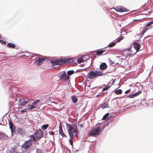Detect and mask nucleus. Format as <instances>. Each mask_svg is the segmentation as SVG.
<instances>
[{
    "instance_id": "obj_1",
    "label": "nucleus",
    "mask_w": 153,
    "mask_h": 153,
    "mask_svg": "<svg viewBox=\"0 0 153 153\" xmlns=\"http://www.w3.org/2000/svg\"><path fill=\"white\" fill-rule=\"evenodd\" d=\"M105 75V74L102 71H98L96 70L95 71H90L87 75L88 78L90 79H92L95 78L100 76Z\"/></svg>"
},
{
    "instance_id": "obj_2",
    "label": "nucleus",
    "mask_w": 153,
    "mask_h": 153,
    "mask_svg": "<svg viewBox=\"0 0 153 153\" xmlns=\"http://www.w3.org/2000/svg\"><path fill=\"white\" fill-rule=\"evenodd\" d=\"M70 59H66L65 58L62 57L55 60L51 61V63L53 66L61 65L65 63L70 62Z\"/></svg>"
},
{
    "instance_id": "obj_3",
    "label": "nucleus",
    "mask_w": 153,
    "mask_h": 153,
    "mask_svg": "<svg viewBox=\"0 0 153 153\" xmlns=\"http://www.w3.org/2000/svg\"><path fill=\"white\" fill-rule=\"evenodd\" d=\"M101 130V128L100 127L98 126L96 128H95L91 130L90 132V135L94 136L99 134Z\"/></svg>"
},
{
    "instance_id": "obj_4",
    "label": "nucleus",
    "mask_w": 153,
    "mask_h": 153,
    "mask_svg": "<svg viewBox=\"0 0 153 153\" xmlns=\"http://www.w3.org/2000/svg\"><path fill=\"white\" fill-rule=\"evenodd\" d=\"M32 143V140L31 139L25 141L22 146V149L26 150L28 149L31 146Z\"/></svg>"
},
{
    "instance_id": "obj_5",
    "label": "nucleus",
    "mask_w": 153,
    "mask_h": 153,
    "mask_svg": "<svg viewBox=\"0 0 153 153\" xmlns=\"http://www.w3.org/2000/svg\"><path fill=\"white\" fill-rule=\"evenodd\" d=\"M152 24H153V21H150L145 25V28L142 31L143 34H144L147 30L152 28L153 27Z\"/></svg>"
},
{
    "instance_id": "obj_6",
    "label": "nucleus",
    "mask_w": 153,
    "mask_h": 153,
    "mask_svg": "<svg viewBox=\"0 0 153 153\" xmlns=\"http://www.w3.org/2000/svg\"><path fill=\"white\" fill-rule=\"evenodd\" d=\"M45 61L43 58L36 57L35 59L34 63L37 65L39 66L41 65Z\"/></svg>"
},
{
    "instance_id": "obj_7",
    "label": "nucleus",
    "mask_w": 153,
    "mask_h": 153,
    "mask_svg": "<svg viewBox=\"0 0 153 153\" xmlns=\"http://www.w3.org/2000/svg\"><path fill=\"white\" fill-rule=\"evenodd\" d=\"M36 138L39 139L42 138L43 136V132L41 129L36 130L34 133Z\"/></svg>"
},
{
    "instance_id": "obj_8",
    "label": "nucleus",
    "mask_w": 153,
    "mask_h": 153,
    "mask_svg": "<svg viewBox=\"0 0 153 153\" xmlns=\"http://www.w3.org/2000/svg\"><path fill=\"white\" fill-rule=\"evenodd\" d=\"M58 77L61 79H63L64 81H68L69 79V77L64 72L63 73H61L58 74Z\"/></svg>"
},
{
    "instance_id": "obj_9",
    "label": "nucleus",
    "mask_w": 153,
    "mask_h": 153,
    "mask_svg": "<svg viewBox=\"0 0 153 153\" xmlns=\"http://www.w3.org/2000/svg\"><path fill=\"white\" fill-rule=\"evenodd\" d=\"M19 103L22 106H24L26 104L29 102L28 100H25L24 99L21 98L19 99Z\"/></svg>"
},
{
    "instance_id": "obj_10",
    "label": "nucleus",
    "mask_w": 153,
    "mask_h": 153,
    "mask_svg": "<svg viewBox=\"0 0 153 153\" xmlns=\"http://www.w3.org/2000/svg\"><path fill=\"white\" fill-rule=\"evenodd\" d=\"M117 9V10H116V11L119 12H123L128 11L126 8L122 6L118 7Z\"/></svg>"
},
{
    "instance_id": "obj_11",
    "label": "nucleus",
    "mask_w": 153,
    "mask_h": 153,
    "mask_svg": "<svg viewBox=\"0 0 153 153\" xmlns=\"http://www.w3.org/2000/svg\"><path fill=\"white\" fill-rule=\"evenodd\" d=\"M141 93V91H138L134 94H130V95H129L128 97L129 98H134L135 97H136L137 96L139 95Z\"/></svg>"
},
{
    "instance_id": "obj_12",
    "label": "nucleus",
    "mask_w": 153,
    "mask_h": 153,
    "mask_svg": "<svg viewBox=\"0 0 153 153\" xmlns=\"http://www.w3.org/2000/svg\"><path fill=\"white\" fill-rule=\"evenodd\" d=\"M107 66L106 64L104 62L102 63L100 65V68L101 70H104L105 69Z\"/></svg>"
},
{
    "instance_id": "obj_13",
    "label": "nucleus",
    "mask_w": 153,
    "mask_h": 153,
    "mask_svg": "<svg viewBox=\"0 0 153 153\" xmlns=\"http://www.w3.org/2000/svg\"><path fill=\"white\" fill-rule=\"evenodd\" d=\"M9 124L10 126V128L11 131H13V130H14L15 128V126L11 121L9 120Z\"/></svg>"
},
{
    "instance_id": "obj_14",
    "label": "nucleus",
    "mask_w": 153,
    "mask_h": 153,
    "mask_svg": "<svg viewBox=\"0 0 153 153\" xmlns=\"http://www.w3.org/2000/svg\"><path fill=\"white\" fill-rule=\"evenodd\" d=\"M134 48L137 51L139 50L140 48V46L139 44L137 42L134 43Z\"/></svg>"
},
{
    "instance_id": "obj_15",
    "label": "nucleus",
    "mask_w": 153,
    "mask_h": 153,
    "mask_svg": "<svg viewBox=\"0 0 153 153\" xmlns=\"http://www.w3.org/2000/svg\"><path fill=\"white\" fill-rule=\"evenodd\" d=\"M37 105H36L33 102L32 105H28V108L30 110H31L32 109L36 108H37Z\"/></svg>"
},
{
    "instance_id": "obj_16",
    "label": "nucleus",
    "mask_w": 153,
    "mask_h": 153,
    "mask_svg": "<svg viewBox=\"0 0 153 153\" xmlns=\"http://www.w3.org/2000/svg\"><path fill=\"white\" fill-rule=\"evenodd\" d=\"M101 108L103 109L105 108H107L109 107L108 102H105L104 104H102L101 105Z\"/></svg>"
},
{
    "instance_id": "obj_17",
    "label": "nucleus",
    "mask_w": 153,
    "mask_h": 153,
    "mask_svg": "<svg viewBox=\"0 0 153 153\" xmlns=\"http://www.w3.org/2000/svg\"><path fill=\"white\" fill-rule=\"evenodd\" d=\"M71 100L74 103H76L78 101L77 97L76 96H72L71 97Z\"/></svg>"
},
{
    "instance_id": "obj_18",
    "label": "nucleus",
    "mask_w": 153,
    "mask_h": 153,
    "mask_svg": "<svg viewBox=\"0 0 153 153\" xmlns=\"http://www.w3.org/2000/svg\"><path fill=\"white\" fill-rule=\"evenodd\" d=\"M59 133L60 134L62 135V137H67L66 135L63 133L62 128H60V129H59Z\"/></svg>"
},
{
    "instance_id": "obj_19",
    "label": "nucleus",
    "mask_w": 153,
    "mask_h": 153,
    "mask_svg": "<svg viewBox=\"0 0 153 153\" xmlns=\"http://www.w3.org/2000/svg\"><path fill=\"white\" fill-rule=\"evenodd\" d=\"M68 133L69 134L70 138L71 139L74 138V134H73V131H70L69 130V131H68Z\"/></svg>"
},
{
    "instance_id": "obj_20",
    "label": "nucleus",
    "mask_w": 153,
    "mask_h": 153,
    "mask_svg": "<svg viewBox=\"0 0 153 153\" xmlns=\"http://www.w3.org/2000/svg\"><path fill=\"white\" fill-rule=\"evenodd\" d=\"M127 50L128 51V54H127V56H126V58L128 57V56H133V55H131V51H130V48H128L126 49L125 51H126Z\"/></svg>"
},
{
    "instance_id": "obj_21",
    "label": "nucleus",
    "mask_w": 153,
    "mask_h": 153,
    "mask_svg": "<svg viewBox=\"0 0 153 153\" xmlns=\"http://www.w3.org/2000/svg\"><path fill=\"white\" fill-rule=\"evenodd\" d=\"M105 51V50H100L96 52V54L98 55H100Z\"/></svg>"
},
{
    "instance_id": "obj_22",
    "label": "nucleus",
    "mask_w": 153,
    "mask_h": 153,
    "mask_svg": "<svg viewBox=\"0 0 153 153\" xmlns=\"http://www.w3.org/2000/svg\"><path fill=\"white\" fill-rule=\"evenodd\" d=\"M7 46L9 48H15L16 45L10 43L7 44Z\"/></svg>"
},
{
    "instance_id": "obj_23",
    "label": "nucleus",
    "mask_w": 153,
    "mask_h": 153,
    "mask_svg": "<svg viewBox=\"0 0 153 153\" xmlns=\"http://www.w3.org/2000/svg\"><path fill=\"white\" fill-rule=\"evenodd\" d=\"M66 127L68 129V131H69V130H70L71 131L73 130V128L71 127L70 125L69 124H66Z\"/></svg>"
},
{
    "instance_id": "obj_24",
    "label": "nucleus",
    "mask_w": 153,
    "mask_h": 153,
    "mask_svg": "<svg viewBox=\"0 0 153 153\" xmlns=\"http://www.w3.org/2000/svg\"><path fill=\"white\" fill-rule=\"evenodd\" d=\"M122 91L121 89H119L116 90L114 91V93H115L116 94H120L122 93Z\"/></svg>"
},
{
    "instance_id": "obj_25",
    "label": "nucleus",
    "mask_w": 153,
    "mask_h": 153,
    "mask_svg": "<svg viewBox=\"0 0 153 153\" xmlns=\"http://www.w3.org/2000/svg\"><path fill=\"white\" fill-rule=\"evenodd\" d=\"M74 73V71L73 70H71L67 72V74L68 76L71 75L73 74Z\"/></svg>"
},
{
    "instance_id": "obj_26",
    "label": "nucleus",
    "mask_w": 153,
    "mask_h": 153,
    "mask_svg": "<svg viewBox=\"0 0 153 153\" xmlns=\"http://www.w3.org/2000/svg\"><path fill=\"white\" fill-rule=\"evenodd\" d=\"M48 124H45L44 125H43L42 127L41 128L43 130H45L48 127Z\"/></svg>"
},
{
    "instance_id": "obj_27",
    "label": "nucleus",
    "mask_w": 153,
    "mask_h": 153,
    "mask_svg": "<svg viewBox=\"0 0 153 153\" xmlns=\"http://www.w3.org/2000/svg\"><path fill=\"white\" fill-rule=\"evenodd\" d=\"M116 44L115 42H113L111 43H110L108 45V47L109 48H111L114 47Z\"/></svg>"
},
{
    "instance_id": "obj_28",
    "label": "nucleus",
    "mask_w": 153,
    "mask_h": 153,
    "mask_svg": "<svg viewBox=\"0 0 153 153\" xmlns=\"http://www.w3.org/2000/svg\"><path fill=\"white\" fill-rule=\"evenodd\" d=\"M73 133L75 134L74 135L75 136H77L78 134V129H74V131H73Z\"/></svg>"
},
{
    "instance_id": "obj_29",
    "label": "nucleus",
    "mask_w": 153,
    "mask_h": 153,
    "mask_svg": "<svg viewBox=\"0 0 153 153\" xmlns=\"http://www.w3.org/2000/svg\"><path fill=\"white\" fill-rule=\"evenodd\" d=\"M45 60H46L50 61L51 62V61H52L53 60L51 58H50L49 57H46L45 58H44Z\"/></svg>"
},
{
    "instance_id": "obj_30",
    "label": "nucleus",
    "mask_w": 153,
    "mask_h": 153,
    "mask_svg": "<svg viewBox=\"0 0 153 153\" xmlns=\"http://www.w3.org/2000/svg\"><path fill=\"white\" fill-rule=\"evenodd\" d=\"M77 62L78 63H80L83 62V59L81 58H79L77 59Z\"/></svg>"
},
{
    "instance_id": "obj_31",
    "label": "nucleus",
    "mask_w": 153,
    "mask_h": 153,
    "mask_svg": "<svg viewBox=\"0 0 153 153\" xmlns=\"http://www.w3.org/2000/svg\"><path fill=\"white\" fill-rule=\"evenodd\" d=\"M109 114L108 113H107L103 117V118H102V120H105L106 118L108 117V116Z\"/></svg>"
},
{
    "instance_id": "obj_32",
    "label": "nucleus",
    "mask_w": 153,
    "mask_h": 153,
    "mask_svg": "<svg viewBox=\"0 0 153 153\" xmlns=\"http://www.w3.org/2000/svg\"><path fill=\"white\" fill-rule=\"evenodd\" d=\"M18 132L19 133L21 134H22L24 133V131L21 128L19 129H18Z\"/></svg>"
},
{
    "instance_id": "obj_33",
    "label": "nucleus",
    "mask_w": 153,
    "mask_h": 153,
    "mask_svg": "<svg viewBox=\"0 0 153 153\" xmlns=\"http://www.w3.org/2000/svg\"><path fill=\"white\" fill-rule=\"evenodd\" d=\"M31 140H33V141H36L35 136L33 135H31L30 136Z\"/></svg>"
},
{
    "instance_id": "obj_34",
    "label": "nucleus",
    "mask_w": 153,
    "mask_h": 153,
    "mask_svg": "<svg viewBox=\"0 0 153 153\" xmlns=\"http://www.w3.org/2000/svg\"><path fill=\"white\" fill-rule=\"evenodd\" d=\"M110 86H108L102 89V91H104L108 89L110 87Z\"/></svg>"
},
{
    "instance_id": "obj_35",
    "label": "nucleus",
    "mask_w": 153,
    "mask_h": 153,
    "mask_svg": "<svg viewBox=\"0 0 153 153\" xmlns=\"http://www.w3.org/2000/svg\"><path fill=\"white\" fill-rule=\"evenodd\" d=\"M123 39V38L122 37V36L121 35V37L119 38L117 40V42H120L122 39Z\"/></svg>"
},
{
    "instance_id": "obj_36",
    "label": "nucleus",
    "mask_w": 153,
    "mask_h": 153,
    "mask_svg": "<svg viewBox=\"0 0 153 153\" xmlns=\"http://www.w3.org/2000/svg\"><path fill=\"white\" fill-rule=\"evenodd\" d=\"M73 139H71V138H70V140H69V142L70 143V144L72 146H73V140H72Z\"/></svg>"
},
{
    "instance_id": "obj_37",
    "label": "nucleus",
    "mask_w": 153,
    "mask_h": 153,
    "mask_svg": "<svg viewBox=\"0 0 153 153\" xmlns=\"http://www.w3.org/2000/svg\"><path fill=\"white\" fill-rule=\"evenodd\" d=\"M39 102V100H37L36 101L34 102L33 103H34L36 105H37V104Z\"/></svg>"
},
{
    "instance_id": "obj_38",
    "label": "nucleus",
    "mask_w": 153,
    "mask_h": 153,
    "mask_svg": "<svg viewBox=\"0 0 153 153\" xmlns=\"http://www.w3.org/2000/svg\"><path fill=\"white\" fill-rule=\"evenodd\" d=\"M49 133L50 135H53V137H54V133L52 131H49Z\"/></svg>"
},
{
    "instance_id": "obj_39",
    "label": "nucleus",
    "mask_w": 153,
    "mask_h": 153,
    "mask_svg": "<svg viewBox=\"0 0 153 153\" xmlns=\"http://www.w3.org/2000/svg\"><path fill=\"white\" fill-rule=\"evenodd\" d=\"M74 126L75 128L74 129H78L77 125L76 123H74Z\"/></svg>"
},
{
    "instance_id": "obj_40",
    "label": "nucleus",
    "mask_w": 153,
    "mask_h": 153,
    "mask_svg": "<svg viewBox=\"0 0 153 153\" xmlns=\"http://www.w3.org/2000/svg\"><path fill=\"white\" fill-rule=\"evenodd\" d=\"M0 42L3 45H6V42H5L2 41V40H0Z\"/></svg>"
},
{
    "instance_id": "obj_41",
    "label": "nucleus",
    "mask_w": 153,
    "mask_h": 153,
    "mask_svg": "<svg viewBox=\"0 0 153 153\" xmlns=\"http://www.w3.org/2000/svg\"><path fill=\"white\" fill-rule=\"evenodd\" d=\"M36 152V153H41V150L38 149H37Z\"/></svg>"
},
{
    "instance_id": "obj_42",
    "label": "nucleus",
    "mask_w": 153,
    "mask_h": 153,
    "mask_svg": "<svg viewBox=\"0 0 153 153\" xmlns=\"http://www.w3.org/2000/svg\"><path fill=\"white\" fill-rule=\"evenodd\" d=\"M9 153H18L14 151V150H13V151L10 150L9 151Z\"/></svg>"
},
{
    "instance_id": "obj_43",
    "label": "nucleus",
    "mask_w": 153,
    "mask_h": 153,
    "mask_svg": "<svg viewBox=\"0 0 153 153\" xmlns=\"http://www.w3.org/2000/svg\"><path fill=\"white\" fill-rule=\"evenodd\" d=\"M130 91V89H129L126 91L125 92V93L126 94L128 93V92H129Z\"/></svg>"
},
{
    "instance_id": "obj_44",
    "label": "nucleus",
    "mask_w": 153,
    "mask_h": 153,
    "mask_svg": "<svg viewBox=\"0 0 153 153\" xmlns=\"http://www.w3.org/2000/svg\"><path fill=\"white\" fill-rule=\"evenodd\" d=\"M109 62L110 63V64H113L114 63L110 59L109 60Z\"/></svg>"
},
{
    "instance_id": "obj_45",
    "label": "nucleus",
    "mask_w": 153,
    "mask_h": 153,
    "mask_svg": "<svg viewBox=\"0 0 153 153\" xmlns=\"http://www.w3.org/2000/svg\"><path fill=\"white\" fill-rule=\"evenodd\" d=\"M62 128V125H61V123H60L59 126V129H60V128Z\"/></svg>"
},
{
    "instance_id": "obj_46",
    "label": "nucleus",
    "mask_w": 153,
    "mask_h": 153,
    "mask_svg": "<svg viewBox=\"0 0 153 153\" xmlns=\"http://www.w3.org/2000/svg\"><path fill=\"white\" fill-rule=\"evenodd\" d=\"M115 79H114L113 81H112V82L111 83V84L112 85H113L114 83V82H115Z\"/></svg>"
},
{
    "instance_id": "obj_47",
    "label": "nucleus",
    "mask_w": 153,
    "mask_h": 153,
    "mask_svg": "<svg viewBox=\"0 0 153 153\" xmlns=\"http://www.w3.org/2000/svg\"><path fill=\"white\" fill-rule=\"evenodd\" d=\"M25 111V109H24V110H21V112H24Z\"/></svg>"
},
{
    "instance_id": "obj_48",
    "label": "nucleus",
    "mask_w": 153,
    "mask_h": 153,
    "mask_svg": "<svg viewBox=\"0 0 153 153\" xmlns=\"http://www.w3.org/2000/svg\"><path fill=\"white\" fill-rule=\"evenodd\" d=\"M140 19H134V21H139L140 20Z\"/></svg>"
},
{
    "instance_id": "obj_49",
    "label": "nucleus",
    "mask_w": 153,
    "mask_h": 153,
    "mask_svg": "<svg viewBox=\"0 0 153 153\" xmlns=\"http://www.w3.org/2000/svg\"><path fill=\"white\" fill-rule=\"evenodd\" d=\"M105 128V126H103L102 127V129H103L104 128Z\"/></svg>"
},
{
    "instance_id": "obj_50",
    "label": "nucleus",
    "mask_w": 153,
    "mask_h": 153,
    "mask_svg": "<svg viewBox=\"0 0 153 153\" xmlns=\"http://www.w3.org/2000/svg\"><path fill=\"white\" fill-rule=\"evenodd\" d=\"M112 117V115H111L109 116V118H111V117Z\"/></svg>"
},
{
    "instance_id": "obj_51",
    "label": "nucleus",
    "mask_w": 153,
    "mask_h": 153,
    "mask_svg": "<svg viewBox=\"0 0 153 153\" xmlns=\"http://www.w3.org/2000/svg\"><path fill=\"white\" fill-rule=\"evenodd\" d=\"M80 126L81 127H82V124H80Z\"/></svg>"
},
{
    "instance_id": "obj_52",
    "label": "nucleus",
    "mask_w": 153,
    "mask_h": 153,
    "mask_svg": "<svg viewBox=\"0 0 153 153\" xmlns=\"http://www.w3.org/2000/svg\"><path fill=\"white\" fill-rule=\"evenodd\" d=\"M120 57V56H117L116 57H117V58H119Z\"/></svg>"
},
{
    "instance_id": "obj_53",
    "label": "nucleus",
    "mask_w": 153,
    "mask_h": 153,
    "mask_svg": "<svg viewBox=\"0 0 153 153\" xmlns=\"http://www.w3.org/2000/svg\"><path fill=\"white\" fill-rule=\"evenodd\" d=\"M1 53H2V54H4V53H1V52H0V54H1Z\"/></svg>"
},
{
    "instance_id": "obj_54",
    "label": "nucleus",
    "mask_w": 153,
    "mask_h": 153,
    "mask_svg": "<svg viewBox=\"0 0 153 153\" xmlns=\"http://www.w3.org/2000/svg\"><path fill=\"white\" fill-rule=\"evenodd\" d=\"M135 106V105H134V106H131V107H134V106Z\"/></svg>"
},
{
    "instance_id": "obj_55",
    "label": "nucleus",
    "mask_w": 153,
    "mask_h": 153,
    "mask_svg": "<svg viewBox=\"0 0 153 153\" xmlns=\"http://www.w3.org/2000/svg\"><path fill=\"white\" fill-rule=\"evenodd\" d=\"M99 95L98 94V95H97V96H96V97H97L99 96Z\"/></svg>"
},
{
    "instance_id": "obj_56",
    "label": "nucleus",
    "mask_w": 153,
    "mask_h": 153,
    "mask_svg": "<svg viewBox=\"0 0 153 153\" xmlns=\"http://www.w3.org/2000/svg\"><path fill=\"white\" fill-rule=\"evenodd\" d=\"M109 125V123H108V124L107 125Z\"/></svg>"
},
{
    "instance_id": "obj_57",
    "label": "nucleus",
    "mask_w": 153,
    "mask_h": 153,
    "mask_svg": "<svg viewBox=\"0 0 153 153\" xmlns=\"http://www.w3.org/2000/svg\"><path fill=\"white\" fill-rule=\"evenodd\" d=\"M78 150H77V151H76V152H78Z\"/></svg>"
}]
</instances>
